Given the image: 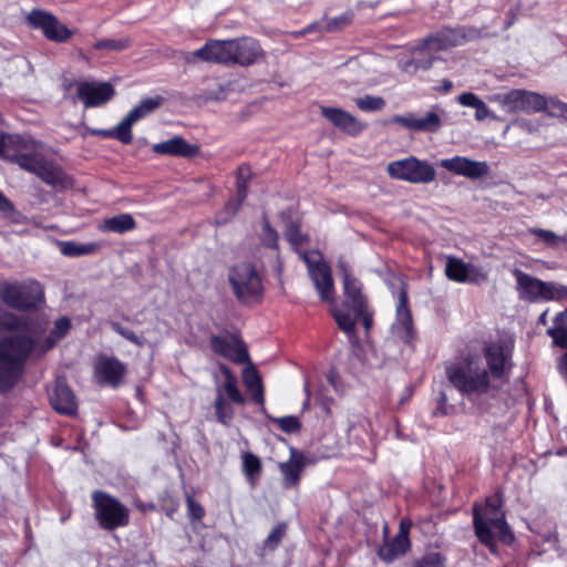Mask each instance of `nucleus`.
Listing matches in <instances>:
<instances>
[{
  "mask_svg": "<svg viewBox=\"0 0 567 567\" xmlns=\"http://www.w3.org/2000/svg\"><path fill=\"white\" fill-rule=\"evenodd\" d=\"M511 357L508 347L492 342L484 348L482 355L447 365V380L470 399L492 395L511 369Z\"/></svg>",
  "mask_w": 567,
  "mask_h": 567,
  "instance_id": "1",
  "label": "nucleus"
},
{
  "mask_svg": "<svg viewBox=\"0 0 567 567\" xmlns=\"http://www.w3.org/2000/svg\"><path fill=\"white\" fill-rule=\"evenodd\" d=\"M501 505L499 496L493 495L486 498L483 506L475 505L473 508L475 533L478 539L492 550L495 549L496 542L509 544L514 539Z\"/></svg>",
  "mask_w": 567,
  "mask_h": 567,
  "instance_id": "2",
  "label": "nucleus"
},
{
  "mask_svg": "<svg viewBox=\"0 0 567 567\" xmlns=\"http://www.w3.org/2000/svg\"><path fill=\"white\" fill-rule=\"evenodd\" d=\"M32 341L3 339L0 341V390H8L18 381Z\"/></svg>",
  "mask_w": 567,
  "mask_h": 567,
  "instance_id": "3",
  "label": "nucleus"
},
{
  "mask_svg": "<svg viewBox=\"0 0 567 567\" xmlns=\"http://www.w3.org/2000/svg\"><path fill=\"white\" fill-rule=\"evenodd\" d=\"M71 328V322L68 318H60L55 321L53 329L50 331V334L42 340V334L47 329V324L41 320H30L25 319L24 322V333L16 334L10 337L9 339H22L32 341V348L30 349L29 354L41 355L45 353L48 350L52 349L62 338H64Z\"/></svg>",
  "mask_w": 567,
  "mask_h": 567,
  "instance_id": "4",
  "label": "nucleus"
},
{
  "mask_svg": "<svg viewBox=\"0 0 567 567\" xmlns=\"http://www.w3.org/2000/svg\"><path fill=\"white\" fill-rule=\"evenodd\" d=\"M513 275L516 278L519 299L524 301L567 299V287L563 285L545 282L519 269H514Z\"/></svg>",
  "mask_w": 567,
  "mask_h": 567,
  "instance_id": "5",
  "label": "nucleus"
},
{
  "mask_svg": "<svg viewBox=\"0 0 567 567\" xmlns=\"http://www.w3.org/2000/svg\"><path fill=\"white\" fill-rule=\"evenodd\" d=\"M162 103L163 97L158 95L144 99L115 127L110 130H91L90 133L103 138H116L123 144H130L133 140L132 126L157 110Z\"/></svg>",
  "mask_w": 567,
  "mask_h": 567,
  "instance_id": "6",
  "label": "nucleus"
},
{
  "mask_svg": "<svg viewBox=\"0 0 567 567\" xmlns=\"http://www.w3.org/2000/svg\"><path fill=\"white\" fill-rule=\"evenodd\" d=\"M2 301L18 310L35 309L44 299L42 286L32 279L22 282H4L0 289Z\"/></svg>",
  "mask_w": 567,
  "mask_h": 567,
  "instance_id": "7",
  "label": "nucleus"
},
{
  "mask_svg": "<svg viewBox=\"0 0 567 567\" xmlns=\"http://www.w3.org/2000/svg\"><path fill=\"white\" fill-rule=\"evenodd\" d=\"M228 281L236 298L241 302L258 299L262 293L261 278L250 262H240L231 267Z\"/></svg>",
  "mask_w": 567,
  "mask_h": 567,
  "instance_id": "8",
  "label": "nucleus"
},
{
  "mask_svg": "<svg viewBox=\"0 0 567 567\" xmlns=\"http://www.w3.org/2000/svg\"><path fill=\"white\" fill-rule=\"evenodd\" d=\"M92 499L101 527L113 530L128 524L130 511L118 499L101 491L94 492Z\"/></svg>",
  "mask_w": 567,
  "mask_h": 567,
  "instance_id": "9",
  "label": "nucleus"
},
{
  "mask_svg": "<svg viewBox=\"0 0 567 567\" xmlns=\"http://www.w3.org/2000/svg\"><path fill=\"white\" fill-rule=\"evenodd\" d=\"M491 102L497 103L506 113H537L546 107V97L530 91L511 90L489 96Z\"/></svg>",
  "mask_w": 567,
  "mask_h": 567,
  "instance_id": "10",
  "label": "nucleus"
},
{
  "mask_svg": "<svg viewBox=\"0 0 567 567\" xmlns=\"http://www.w3.org/2000/svg\"><path fill=\"white\" fill-rule=\"evenodd\" d=\"M386 171L392 178L413 184H427L433 182L436 176L431 164L414 156L389 163Z\"/></svg>",
  "mask_w": 567,
  "mask_h": 567,
  "instance_id": "11",
  "label": "nucleus"
},
{
  "mask_svg": "<svg viewBox=\"0 0 567 567\" xmlns=\"http://www.w3.org/2000/svg\"><path fill=\"white\" fill-rule=\"evenodd\" d=\"M302 259L308 267L309 276L320 296L326 302L333 301L334 286L329 266L323 261L318 251L302 254Z\"/></svg>",
  "mask_w": 567,
  "mask_h": 567,
  "instance_id": "12",
  "label": "nucleus"
},
{
  "mask_svg": "<svg viewBox=\"0 0 567 567\" xmlns=\"http://www.w3.org/2000/svg\"><path fill=\"white\" fill-rule=\"evenodd\" d=\"M445 117L446 111L439 105H434L422 116H416L413 113L394 115L391 122L411 131L435 133L441 128Z\"/></svg>",
  "mask_w": 567,
  "mask_h": 567,
  "instance_id": "13",
  "label": "nucleus"
},
{
  "mask_svg": "<svg viewBox=\"0 0 567 567\" xmlns=\"http://www.w3.org/2000/svg\"><path fill=\"white\" fill-rule=\"evenodd\" d=\"M27 20L32 28L41 30L50 41L63 43L73 35L65 24L47 11L33 10L28 14Z\"/></svg>",
  "mask_w": 567,
  "mask_h": 567,
  "instance_id": "14",
  "label": "nucleus"
},
{
  "mask_svg": "<svg viewBox=\"0 0 567 567\" xmlns=\"http://www.w3.org/2000/svg\"><path fill=\"white\" fill-rule=\"evenodd\" d=\"M233 39L209 40L200 49L185 54L186 62H193L195 58L213 63L233 64Z\"/></svg>",
  "mask_w": 567,
  "mask_h": 567,
  "instance_id": "15",
  "label": "nucleus"
},
{
  "mask_svg": "<svg viewBox=\"0 0 567 567\" xmlns=\"http://www.w3.org/2000/svg\"><path fill=\"white\" fill-rule=\"evenodd\" d=\"M126 373V365L115 357L99 355L94 363V377L102 385L116 388Z\"/></svg>",
  "mask_w": 567,
  "mask_h": 567,
  "instance_id": "16",
  "label": "nucleus"
},
{
  "mask_svg": "<svg viewBox=\"0 0 567 567\" xmlns=\"http://www.w3.org/2000/svg\"><path fill=\"white\" fill-rule=\"evenodd\" d=\"M114 94L115 90L109 82L83 81L76 85V95L86 109L107 103Z\"/></svg>",
  "mask_w": 567,
  "mask_h": 567,
  "instance_id": "17",
  "label": "nucleus"
},
{
  "mask_svg": "<svg viewBox=\"0 0 567 567\" xmlns=\"http://www.w3.org/2000/svg\"><path fill=\"white\" fill-rule=\"evenodd\" d=\"M210 346L214 352L234 362L243 363L248 360L247 350L236 334L223 332L214 336Z\"/></svg>",
  "mask_w": 567,
  "mask_h": 567,
  "instance_id": "18",
  "label": "nucleus"
},
{
  "mask_svg": "<svg viewBox=\"0 0 567 567\" xmlns=\"http://www.w3.org/2000/svg\"><path fill=\"white\" fill-rule=\"evenodd\" d=\"M440 164L446 171L471 179L482 178L489 172V167L486 162L474 161L463 156L444 158Z\"/></svg>",
  "mask_w": 567,
  "mask_h": 567,
  "instance_id": "19",
  "label": "nucleus"
},
{
  "mask_svg": "<svg viewBox=\"0 0 567 567\" xmlns=\"http://www.w3.org/2000/svg\"><path fill=\"white\" fill-rule=\"evenodd\" d=\"M249 174L250 172L248 167L240 166L238 168L236 198L229 199L225 204L224 208L216 214L215 220L218 225H224L230 221L239 210L241 204L247 197V182Z\"/></svg>",
  "mask_w": 567,
  "mask_h": 567,
  "instance_id": "20",
  "label": "nucleus"
},
{
  "mask_svg": "<svg viewBox=\"0 0 567 567\" xmlns=\"http://www.w3.org/2000/svg\"><path fill=\"white\" fill-rule=\"evenodd\" d=\"M391 331L393 337L403 342H410L414 334L412 315L408 307V293L404 289H401L399 293L396 317Z\"/></svg>",
  "mask_w": 567,
  "mask_h": 567,
  "instance_id": "21",
  "label": "nucleus"
},
{
  "mask_svg": "<svg viewBox=\"0 0 567 567\" xmlns=\"http://www.w3.org/2000/svg\"><path fill=\"white\" fill-rule=\"evenodd\" d=\"M410 526V522L402 519L399 532L394 538L379 548L378 554L383 561L392 563L396 558L406 554L411 547L409 538Z\"/></svg>",
  "mask_w": 567,
  "mask_h": 567,
  "instance_id": "22",
  "label": "nucleus"
},
{
  "mask_svg": "<svg viewBox=\"0 0 567 567\" xmlns=\"http://www.w3.org/2000/svg\"><path fill=\"white\" fill-rule=\"evenodd\" d=\"M50 403L61 414L74 415L78 411L75 395L63 378L55 380L54 386L50 392Z\"/></svg>",
  "mask_w": 567,
  "mask_h": 567,
  "instance_id": "23",
  "label": "nucleus"
},
{
  "mask_svg": "<svg viewBox=\"0 0 567 567\" xmlns=\"http://www.w3.org/2000/svg\"><path fill=\"white\" fill-rule=\"evenodd\" d=\"M472 32L467 33L464 28H443L435 34L425 38V40L426 44L436 52L461 45L466 42L467 39L472 38Z\"/></svg>",
  "mask_w": 567,
  "mask_h": 567,
  "instance_id": "24",
  "label": "nucleus"
},
{
  "mask_svg": "<svg viewBox=\"0 0 567 567\" xmlns=\"http://www.w3.org/2000/svg\"><path fill=\"white\" fill-rule=\"evenodd\" d=\"M233 64L251 65L262 58L259 43L252 38L233 39Z\"/></svg>",
  "mask_w": 567,
  "mask_h": 567,
  "instance_id": "25",
  "label": "nucleus"
},
{
  "mask_svg": "<svg viewBox=\"0 0 567 567\" xmlns=\"http://www.w3.org/2000/svg\"><path fill=\"white\" fill-rule=\"evenodd\" d=\"M279 471L282 476V487L286 489L299 485L301 473L305 467V456L296 449H290V457L279 463Z\"/></svg>",
  "mask_w": 567,
  "mask_h": 567,
  "instance_id": "26",
  "label": "nucleus"
},
{
  "mask_svg": "<svg viewBox=\"0 0 567 567\" xmlns=\"http://www.w3.org/2000/svg\"><path fill=\"white\" fill-rule=\"evenodd\" d=\"M321 114L342 132L355 136L364 126L353 115L339 107L322 106Z\"/></svg>",
  "mask_w": 567,
  "mask_h": 567,
  "instance_id": "27",
  "label": "nucleus"
},
{
  "mask_svg": "<svg viewBox=\"0 0 567 567\" xmlns=\"http://www.w3.org/2000/svg\"><path fill=\"white\" fill-rule=\"evenodd\" d=\"M433 52L435 51L426 44L424 39L422 44L411 50V56L406 61L400 62L401 70L409 74H415L419 70H429L435 60Z\"/></svg>",
  "mask_w": 567,
  "mask_h": 567,
  "instance_id": "28",
  "label": "nucleus"
},
{
  "mask_svg": "<svg viewBox=\"0 0 567 567\" xmlns=\"http://www.w3.org/2000/svg\"><path fill=\"white\" fill-rule=\"evenodd\" d=\"M341 267L343 268L344 306L351 308L353 313H362V307L367 306V301L361 292V284L350 276L343 265Z\"/></svg>",
  "mask_w": 567,
  "mask_h": 567,
  "instance_id": "29",
  "label": "nucleus"
},
{
  "mask_svg": "<svg viewBox=\"0 0 567 567\" xmlns=\"http://www.w3.org/2000/svg\"><path fill=\"white\" fill-rule=\"evenodd\" d=\"M153 152L156 154L192 157L198 153V147L188 144L183 137L175 136L171 140L154 144Z\"/></svg>",
  "mask_w": 567,
  "mask_h": 567,
  "instance_id": "30",
  "label": "nucleus"
},
{
  "mask_svg": "<svg viewBox=\"0 0 567 567\" xmlns=\"http://www.w3.org/2000/svg\"><path fill=\"white\" fill-rule=\"evenodd\" d=\"M28 148L25 141L22 138L21 144H16L11 150V157H8L11 162L18 164L22 169L38 174L44 158L39 154L24 153Z\"/></svg>",
  "mask_w": 567,
  "mask_h": 567,
  "instance_id": "31",
  "label": "nucleus"
},
{
  "mask_svg": "<svg viewBox=\"0 0 567 567\" xmlns=\"http://www.w3.org/2000/svg\"><path fill=\"white\" fill-rule=\"evenodd\" d=\"M37 175L56 190L65 189L72 185L71 179L61 168L47 161H43Z\"/></svg>",
  "mask_w": 567,
  "mask_h": 567,
  "instance_id": "32",
  "label": "nucleus"
},
{
  "mask_svg": "<svg viewBox=\"0 0 567 567\" xmlns=\"http://www.w3.org/2000/svg\"><path fill=\"white\" fill-rule=\"evenodd\" d=\"M332 315L339 328L348 334L354 332L355 319H361L364 328L368 330L372 324V316L367 311V306L362 307V313H354L353 316L342 309H332Z\"/></svg>",
  "mask_w": 567,
  "mask_h": 567,
  "instance_id": "33",
  "label": "nucleus"
},
{
  "mask_svg": "<svg viewBox=\"0 0 567 567\" xmlns=\"http://www.w3.org/2000/svg\"><path fill=\"white\" fill-rule=\"evenodd\" d=\"M135 227L136 223L131 214H118L104 219L99 229L101 231L124 234L126 231L133 230Z\"/></svg>",
  "mask_w": 567,
  "mask_h": 567,
  "instance_id": "34",
  "label": "nucleus"
},
{
  "mask_svg": "<svg viewBox=\"0 0 567 567\" xmlns=\"http://www.w3.org/2000/svg\"><path fill=\"white\" fill-rule=\"evenodd\" d=\"M243 380L252 400L258 404H264L265 398L261 379L254 367H248L244 370Z\"/></svg>",
  "mask_w": 567,
  "mask_h": 567,
  "instance_id": "35",
  "label": "nucleus"
},
{
  "mask_svg": "<svg viewBox=\"0 0 567 567\" xmlns=\"http://www.w3.org/2000/svg\"><path fill=\"white\" fill-rule=\"evenodd\" d=\"M220 371L225 377L224 384L219 386L221 389L223 395H227V398L234 403L245 404V398L237 386L236 377L225 365L220 367Z\"/></svg>",
  "mask_w": 567,
  "mask_h": 567,
  "instance_id": "36",
  "label": "nucleus"
},
{
  "mask_svg": "<svg viewBox=\"0 0 567 567\" xmlns=\"http://www.w3.org/2000/svg\"><path fill=\"white\" fill-rule=\"evenodd\" d=\"M445 275L450 280L464 282L470 276V265L456 257H447Z\"/></svg>",
  "mask_w": 567,
  "mask_h": 567,
  "instance_id": "37",
  "label": "nucleus"
},
{
  "mask_svg": "<svg viewBox=\"0 0 567 567\" xmlns=\"http://www.w3.org/2000/svg\"><path fill=\"white\" fill-rule=\"evenodd\" d=\"M214 406H215V414H216L217 420L220 423L228 425L230 423V421L233 420L234 409L225 400L220 388H217V395L215 399Z\"/></svg>",
  "mask_w": 567,
  "mask_h": 567,
  "instance_id": "38",
  "label": "nucleus"
},
{
  "mask_svg": "<svg viewBox=\"0 0 567 567\" xmlns=\"http://www.w3.org/2000/svg\"><path fill=\"white\" fill-rule=\"evenodd\" d=\"M243 470L251 485H255L256 480L259 477L261 472V462L259 457L252 453H245L243 455Z\"/></svg>",
  "mask_w": 567,
  "mask_h": 567,
  "instance_id": "39",
  "label": "nucleus"
},
{
  "mask_svg": "<svg viewBox=\"0 0 567 567\" xmlns=\"http://www.w3.org/2000/svg\"><path fill=\"white\" fill-rule=\"evenodd\" d=\"M97 249L99 245L95 243L76 244L72 241H65L61 247L62 254L70 257L91 255L94 254Z\"/></svg>",
  "mask_w": 567,
  "mask_h": 567,
  "instance_id": "40",
  "label": "nucleus"
},
{
  "mask_svg": "<svg viewBox=\"0 0 567 567\" xmlns=\"http://www.w3.org/2000/svg\"><path fill=\"white\" fill-rule=\"evenodd\" d=\"M354 103L363 112L380 111L385 106L383 97L369 94L354 99Z\"/></svg>",
  "mask_w": 567,
  "mask_h": 567,
  "instance_id": "41",
  "label": "nucleus"
},
{
  "mask_svg": "<svg viewBox=\"0 0 567 567\" xmlns=\"http://www.w3.org/2000/svg\"><path fill=\"white\" fill-rule=\"evenodd\" d=\"M528 231L535 235L540 241L550 248H556L566 241L564 236H559L551 230L543 228H530Z\"/></svg>",
  "mask_w": 567,
  "mask_h": 567,
  "instance_id": "42",
  "label": "nucleus"
},
{
  "mask_svg": "<svg viewBox=\"0 0 567 567\" xmlns=\"http://www.w3.org/2000/svg\"><path fill=\"white\" fill-rule=\"evenodd\" d=\"M24 317H17L16 315L9 313L6 310H0V331L3 329L8 330H20L24 333Z\"/></svg>",
  "mask_w": 567,
  "mask_h": 567,
  "instance_id": "43",
  "label": "nucleus"
},
{
  "mask_svg": "<svg viewBox=\"0 0 567 567\" xmlns=\"http://www.w3.org/2000/svg\"><path fill=\"white\" fill-rule=\"evenodd\" d=\"M131 45L130 38L102 39L94 43L96 50L123 51Z\"/></svg>",
  "mask_w": 567,
  "mask_h": 567,
  "instance_id": "44",
  "label": "nucleus"
},
{
  "mask_svg": "<svg viewBox=\"0 0 567 567\" xmlns=\"http://www.w3.org/2000/svg\"><path fill=\"white\" fill-rule=\"evenodd\" d=\"M446 558L437 551L427 553L416 559L412 567H444Z\"/></svg>",
  "mask_w": 567,
  "mask_h": 567,
  "instance_id": "45",
  "label": "nucleus"
},
{
  "mask_svg": "<svg viewBox=\"0 0 567 567\" xmlns=\"http://www.w3.org/2000/svg\"><path fill=\"white\" fill-rule=\"evenodd\" d=\"M353 19V13L351 11H347L339 17L330 19L327 24L323 27V31L326 32H338L346 27H348Z\"/></svg>",
  "mask_w": 567,
  "mask_h": 567,
  "instance_id": "46",
  "label": "nucleus"
},
{
  "mask_svg": "<svg viewBox=\"0 0 567 567\" xmlns=\"http://www.w3.org/2000/svg\"><path fill=\"white\" fill-rule=\"evenodd\" d=\"M542 112H546L554 117H567V103L557 99H546V107Z\"/></svg>",
  "mask_w": 567,
  "mask_h": 567,
  "instance_id": "47",
  "label": "nucleus"
},
{
  "mask_svg": "<svg viewBox=\"0 0 567 567\" xmlns=\"http://www.w3.org/2000/svg\"><path fill=\"white\" fill-rule=\"evenodd\" d=\"M22 137L19 135H6L0 133V156L11 157V150L16 144H21Z\"/></svg>",
  "mask_w": 567,
  "mask_h": 567,
  "instance_id": "48",
  "label": "nucleus"
},
{
  "mask_svg": "<svg viewBox=\"0 0 567 567\" xmlns=\"http://www.w3.org/2000/svg\"><path fill=\"white\" fill-rule=\"evenodd\" d=\"M261 241L267 247L276 249L278 246V233L271 228L268 219L264 218L262 231H261Z\"/></svg>",
  "mask_w": 567,
  "mask_h": 567,
  "instance_id": "49",
  "label": "nucleus"
},
{
  "mask_svg": "<svg viewBox=\"0 0 567 567\" xmlns=\"http://www.w3.org/2000/svg\"><path fill=\"white\" fill-rule=\"evenodd\" d=\"M111 329L138 347H143L145 344V340L143 338L136 336L134 331L123 327L118 322H111Z\"/></svg>",
  "mask_w": 567,
  "mask_h": 567,
  "instance_id": "50",
  "label": "nucleus"
},
{
  "mask_svg": "<svg viewBox=\"0 0 567 567\" xmlns=\"http://www.w3.org/2000/svg\"><path fill=\"white\" fill-rule=\"evenodd\" d=\"M274 422L277 423L279 427L286 433H296L301 427L298 417L295 415L277 417L274 420Z\"/></svg>",
  "mask_w": 567,
  "mask_h": 567,
  "instance_id": "51",
  "label": "nucleus"
},
{
  "mask_svg": "<svg viewBox=\"0 0 567 567\" xmlns=\"http://www.w3.org/2000/svg\"><path fill=\"white\" fill-rule=\"evenodd\" d=\"M548 334L554 339V342L561 347L567 348V326L555 324L548 329Z\"/></svg>",
  "mask_w": 567,
  "mask_h": 567,
  "instance_id": "52",
  "label": "nucleus"
},
{
  "mask_svg": "<svg viewBox=\"0 0 567 567\" xmlns=\"http://www.w3.org/2000/svg\"><path fill=\"white\" fill-rule=\"evenodd\" d=\"M285 236L292 245H300L303 241V235L299 229V225L293 221L287 223Z\"/></svg>",
  "mask_w": 567,
  "mask_h": 567,
  "instance_id": "53",
  "label": "nucleus"
},
{
  "mask_svg": "<svg viewBox=\"0 0 567 567\" xmlns=\"http://www.w3.org/2000/svg\"><path fill=\"white\" fill-rule=\"evenodd\" d=\"M285 532H286L285 525L276 526L268 535V537L266 539V546L271 549L275 548L282 539Z\"/></svg>",
  "mask_w": 567,
  "mask_h": 567,
  "instance_id": "54",
  "label": "nucleus"
},
{
  "mask_svg": "<svg viewBox=\"0 0 567 567\" xmlns=\"http://www.w3.org/2000/svg\"><path fill=\"white\" fill-rule=\"evenodd\" d=\"M457 101L463 106L475 109L482 100L474 93L465 92L457 96Z\"/></svg>",
  "mask_w": 567,
  "mask_h": 567,
  "instance_id": "55",
  "label": "nucleus"
},
{
  "mask_svg": "<svg viewBox=\"0 0 567 567\" xmlns=\"http://www.w3.org/2000/svg\"><path fill=\"white\" fill-rule=\"evenodd\" d=\"M187 508L192 519H200L204 516L203 506L190 496H187Z\"/></svg>",
  "mask_w": 567,
  "mask_h": 567,
  "instance_id": "56",
  "label": "nucleus"
},
{
  "mask_svg": "<svg viewBox=\"0 0 567 567\" xmlns=\"http://www.w3.org/2000/svg\"><path fill=\"white\" fill-rule=\"evenodd\" d=\"M475 120L476 121H484L486 117L491 116V111L486 106V104L481 101L480 105L475 107Z\"/></svg>",
  "mask_w": 567,
  "mask_h": 567,
  "instance_id": "57",
  "label": "nucleus"
},
{
  "mask_svg": "<svg viewBox=\"0 0 567 567\" xmlns=\"http://www.w3.org/2000/svg\"><path fill=\"white\" fill-rule=\"evenodd\" d=\"M322 30L323 31V27L320 25L319 22H315V23H311L309 24L307 28H305L302 31H299L297 33V35H305L307 33H310V32H313V31H317V30Z\"/></svg>",
  "mask_w": 567,
  "mask_h": 567,
  "instance_id": "58",
  "label": "nucleus"
},
{
  "mask_svg": "<svg viewBox=\"0 0 567 567\" xmlns=\"http://www.w3.org/2000/svg\"><path fill=\"white\" fill-rule=\"evenodd\" d=\"M559 371L567 378V352L560 358Z\"/></svg>",
  "mask_w": 567,
  "mask_h": 567,
  "instance_id": "59",
  "label": "nucleus"
},
{
  "mask_svg": "<svg viewBox=\"0 0 567 567\" xmlns=\"http://www.w3.org/2000/svg\"><path fill=\"white\" fill-rule=\"evenodd\" d=\"M10 208V203L6 199V197L0 193V209L7 210Z\"/></svg>",
  "mask_w": 567,
  "mask_h": 567,
  "instance_id": "60",
  "label": "nucleus"
},
{
  "mask_svg": "<svg viewBox=\"0 0 567 567\" xmlns=\"http://www.w3.org/2000/svg\"><path fill=\"white\" fill-rule=\"evenodd\" d=\"M567 318V310L559 312L555 318V324H561V322Z\"/></svg>",
  "mask_w": 567,
  "mask_h": 567,
  "instance_id": "61",
  "label": "nucleus"
},
{
  "mask_svg": "<svg viewBox=\"0 0 567 567\" xmlns=\"http://www.w3.org/2000/svg\"><path fill=\"white\" fill-rule=\"evenodd\" d=\"M442 86L445 92H449L452 90L453 83L450 80H444Z\"/></svg>",
  "mask_w": 567,
  "mask_h": 567,
  "instance_id": "62",
  "label": "nucleus"
},
{
  "mask_svg": "<svg viewBox=\"0 0 567 567\" xmlns=\"http://www.w3.org/2000/svg\"><path fill=\"white\" fill-rule=\"evenodd\" d=\"M546 316H547V311L543 312L539 317V322L542 323H545L546 322Z\"/></svg>",
  "mask_w": 567,
  "mask_h": 567,
  "instance_id": "63",
  "label": "nucleus"
},
{
  "mask_svg": "<svg viewBox=\"0 0 567 567\" xmlns=\"http://www.w3.org/2000/svg\"><path fill=\"white\" fill-rule=\"evenodd\" d=\"M347 64H348V65H353V64H358V62H357L355 60H350V61H348V63H347Z\"/></svg>",
  "mask_w": 567,
  "mask_h": 567,
  "instance_id": "64",
  "label": "nucleus"
}]
</instances>
